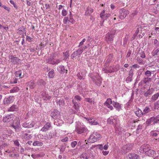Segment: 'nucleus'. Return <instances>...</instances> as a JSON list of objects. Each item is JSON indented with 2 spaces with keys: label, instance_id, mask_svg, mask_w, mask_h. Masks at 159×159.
I'll use <instances>...</instances> for the list:
<instances>
[{
  "label": "nucleus",
  "instance_id": "1a4fd4ad",
  "mask_svg": "<svg viewBox=\"0 0 159 159\" xmlns=\"http://www.w3.org/2000/svg\"><path fill=\"white\" fill-rule=\"evenodd\" d=\"M120 18L121 19H123L129 14V11L124 8H122L120 11Z\"/></svg>",
  "mask_w": 159,
  "mask_h": 159
},
{
  "label": "nucleus",
  "instance_id": "58836bf2",
  "mask_svg": "<svg viewBox=\"0 0 159 159\" xmlns=\"http://www.w3.org/2000/svg\"><path fill=\"white\" fill-rule=\"evenodd\" d=\"M151 79L149 78H145L143 80V83L145 84H147V83L151 82Z\"/></svg>",
  "mask_w": 159,
  "mask_h": 159
},
{
  "label": "nucleus",
  "instance_id": "6ab92c4d",
  "mask_svg": "<svg viewBox=\"0 0 159 159\" xmlns=\"http://www.w3.org/2000/svg\"><path fill=\"white\" fill-rule=\"evenodd\" d=\"M136 32L134 34V35L135 36H136L139 33H142V28L141 26L139 25L136 27Z\"/></svg>",
  "mask_w": 159,
  "mask_h": 159
},
{
  "label": "nucleus",
  "instance_id": "aec40b11",
  "mask_svg": "<svg viewBox=\"0 0 159 159\" xmlns=\"http://www.w3.org/2000/svg\"><path fill=\"white\" fill-rule=\"evenodd\" d=\"M57 70L61 73L66 72L67 73V70H65L64 66H60L57 67Z\"/></svg>",
  "mask_w": 159,
  "mask_h": 159
},
{
  "label": "nucleus",
  "instance_id": "c756f323",
  "mask_svg": "<svg viewBox=\"0 0 159 159\" xmlns=\"http://www.w3.org/2000/svg\"><path fill=\"white\" fill-rule=\"evenodd\" d=\"M55 75L54 71L53 69H51L48 73V76L49 78H53Z\"/></svg>",
  "mask_w": 159,
  "mask_h": 159
},
{
  "label": "nucleus",
  "instance_id": "7c9ffc66",
  "mask_svg": "<svg viewBox=\"0 0 159 159\" xmlns=\"http://www.w3.org/2000/svg\"><path fill=\"white\" fill-rule=\"evenodd\" d=\"M155 153V151H154L150 148L146 154L149 156H152L154 155Z\"/></svg>",
  "mask_w": 159,
  "mask_h": 159
},
{
  "label": "nucleus",
  "instance_id": "a211bd4d",
  "mask_svg": "<svg viewBox=\"0 0 159 159\" xmlns=\"http://www.w3.org/2000/svg\"><path fill=\"white\" fill-rule=\"evenodd\" d=\"M13 116L12 114L8 115L3 118V121L5 122H8L11 120Z\"/></svg>",
  "mask_w": 159,
  "mask_h": 159
},
{
  "label": "nucleus",
  "instance_id": "774afa93",
  "mask_svg": "<svg viewBox=\"0 0 159 159\" xmlns=\"http://www.w3.org/2000/svg\"><path fill=\"white\" fill-rule=\"evenodd\" d=\"M14 144L16 146H19L20 145V144H19V142L18 141H17V140H15L14 141Z\"/></svg>",
  "mask_w": 159,
  "mask_h": 159
},
{
  "label": "nucleus",
  "instance_id": "69168bd1",
  "mask_svg": "<svg viewBox=\"0 0 159 159\" xmlns=\"http://www.w3.org/2000/svg\"><path fill=\"white\" fill-rule=\"evenodd\" d=\"M67 14V12L66 10H63L62 12V15L63 16H65Z\"/></svg>",
  "mask_w": 159,
  "mask_h": 159
},
{
  "label": "nucleus",
  "instance_id": "39448f33",
  "mask_svg": "<svg viewBox=\"0 0 159 159\" xmlns=\"http://www.w3.org/2000/svg\"><path fill=\"white\" fill-rule=\"evenodd\" d=\"M159 121V115H158L156 117L152 116L147 120L146 123L147 125H150L153 122V124L154 125L155 124L158 123Z\"/></svg>",
  "mask_w": 159,
  "mask_h": 159
},
{
  "label": "nucleus",
  "instance_id": "a878e982",
  "mask_svg": "<svg viewBox=\"0 0 159 159\" xmlns=\"http://www.w3.org/2000/svg\"><path fill=\"white\" fill-rule=\"evenodd\" d=\"M93 11V9L91 7H88L85 12V15L86 16L90 15Z\"/></svg>",
  "mask_w": 159,
  "mask_h": 159
},
{
  "label": "nucleus",
  "instance_id": "6e6552de",
  "mask_svg": "<svg viewBox=\"0 0 159 159\" xmlns=\"http://www.w3.org/2000/svg\"><path fill=\"white\" fill-rule=\"evenodd\" d=\"M21 132L22 134L21 137L23 139L29 140L31 139L32 137V134H28V133H30V130H26L25 131H23Z\"/></svg>",
  "mask_w": 159,
  "mask_h": 159
},
{
  "label": "nucleus",
  "instance_id": "f3484780",
  "mask_svg": "<svg viewBox=\"0 0 159 159\" xmlns=\"http://www.w3.org/2000/svg\"><path fill=\"white\" fill-rule=\"evenodd\" d=\"M9 60L13 63L15 64L17 63L18 58L17 57H14L13 55H10L9 57Z\"/></svg>",
  "mask_w": 159,
  "mask_h": 159
},
{
  "label": "nucleus",
  "instance_id": "2eb2a0df",
  "mask_svg": "<svg viewBox=\"0 0 159 159\" xmlns=\"http://www.w3.org/2000/svg\"><path fill=\"white\" fill-rule=\"evenodd\" d=\"M153 91V89H149L147 91L144 93L143 94L144 96L146 98L148 97H150Z\"/></svg>",
  "mask_w": 159,
  "mask_h": 159
},
{
  "label": "nucleus",
  "instance_id": "20e7f679",
  "mask_svg": "<svg viewBox=\"0 0 159 159\" xmlns=\"http://www.w3.org/2000/svg\"><path fill=\"white\" fill-rule=\"evenodd\" d=\"M116 32V30H113L106 35L105 40L107 43H111L112 42Z\"/></svg>",
  "mask_w": 159,
  "mask_h": 159
},
{
  "label": "nucleus",
  "instance_id": "0eeeda50",
  "mask_svg": "<svg viewBox=\"0 0 159 159\" xmlns=\"http://www.w3.org/2000/svg\"><path fill=\"white\" fill-rule=\"evenodd\" d=\"M132 146L130 144H127L123 146L121 149V153L125 154L129 152L132 148Z\"/></svg>",
  "mask_w": 159,
  "mask_h": 159
},
{
  "label": "nucleus",
  "instance_id": "ea45409f",
  "mask_svg": "<svg viewBox=\"0 0 159 159\" xmlns=\"http://www.w3.org/2000/svg\"><path fill=\"white\" fill-rule=\"evenodd\" d=\"M85 100L86 101L89 102L90 104H92V102H93V104L94 103V101L92 98H86L85 99Z\"/></svg>",
  "mask_w": 159,
  "mask_h": 159
},
{
  "label": "nucleus",
  "instance_id": "864d4df0",
  "mask_svg": "<svg viewBox=\"0 0 159 159\" xmlns=\"http://www.w3.org/2000/svg\"><path fill=\"white\" fill-rule=\"evenodd\" d=\"M132 78V76L129 75V76L126 78V80L128 81V82H130L131 81Z\"/></svg>",
  "mask_w": 159,
  "mask_h": 159
},
{
  "label": "nucleus",
  "instance_id": "c03bdc74",
  "mask_svg": "<svg viewBox=\"0 0 159 159\" xmlns=\"http://www.w3.org/2000/svg\"><path fill=\"white\" fill-rule=\"evenodd\" d=\"M51 116L53 118H56L57 116V114L54 112L52 111L51 113Z\"/></svg>",
  "mask_w": 159,
  "mask_h": 159
},
{
  "label": "nucleus",
  "instance_id": "4468645a",
  "mask_svg": "<svg viewBox=\"0 0 159 159\" xmlns=\"http://www.w3.org/2000/svg\"><path fill=\"white\" fill-rule=\"evenodd\" d=\"M14 96H10L7 98H5L4 100V103L5 104H8L12 102L14 100Z\"/></svg>",
  "mask_w": 159,
  "mask_h": 159
},
{
  "label": "nucleus",
  "instance_id": "6e6d98bb",
  "mask_svg": "<svg viewBox=\"0 0 159 159\" xmlns=\"http://www.w3.org/2000/svg\"><path fill=\"white\" fill-rule=\"evenodd\" d=\"M26 39L29 42H30L32 41H33V38L29 36H26Z\"/></svg>",
  "mask_w": 159,
  "mask_h": 159
},
{
  "label": "nucleus",
  "instance_id": "de8ad7c7",
  "mask_svg": "<svg viewBox=\"0 0 159 159\" xmlns=\"http://www.w3.org/2000/svg\"><path fill=\"white\" fill-rule=\"evenodd\" d=\"M145 75L148 77L150 76L151 75V72L149 70H147L145 72Z\"/></svg>",
  "mask_w": 159,
  "mask_h": 159
},
{
  "label": "nucleus",
  "instance_id": "4be33fe9",
  "mask_svg": "<svg viewBox=\"0 0 159 159\" xmlns=\"http://www.w3.org/2000/svg\"><path fill=\"white\" fill-rule=\"evenodd\" d=\"M136 115L138 117H141L143 115V111L139 108H137L135 112Z\"/></svg>",
  "mask_w": 159,
  "mask_h": 159
},
{
  "label": "nucleus",
  "instance_id": "2f4dec72",
  "mask_svg": "<svg viewBox=\"0 0 159 159\" xmlns=\"http://www.w3.org/2000/svg\"><path fill=\"white\" fill-rule=\"evenodd\" d=\"M151 110L148 107H146L145 108L143 109V115H145V114L148 113L151 111Z\"/></svg>",
  "mask_w": 159,
  "mask_h": 159
},
{
  "label": "nucleus",
  "instance_id": "bb28decb",
  "mask_svg": "<svg viewBox=\"0 0 159 159\" xmlns=\"http://www.w3.org/2000/svg\"><path fill=\"white\" fill-rule=\"evenodd\" d=\"M112 105L117 110H119L121 108V106L118 102L113 101Z\"/></svg>",
  "mask_w": 159,
  "mask_h": 159
},
{
  "label": "nucleus",
  "instance_id": "bf43d9fd",
  "mask_svg": "<svg viewBox=\"0 0 159 159\" xmlns=\"http://www.w3.org/2000/svg\"><path fill=\"white\" fill-rule=\"evenodd\" d=\"M133 72L134 71L132 69H131V70H130L129 71V75L132 76Z\"/></svg>",
  "mask_w": 159,
  "mask_h": 159
},
{
  "label": "nucleus",
  "instance_id": "473e14b6",
  "mask_svg": "<svg viewBox=\"0 0 159 159\" xmlns=\"http://www.w3.org/2000/svg\"><path fill=\"white\" fill-rule=\"evenodd\" d=\"M113 57V55L112 54H110L107 57V60L106 61V62L107 63H110L112 60Z\"/></svg>",
  "mask_w": 159,
  "mask_h": 159
},
{
  "label": "nucleus",
  "instance_id": "a18cd8bd",
  "mask_svg": "<svg viewBox=\"0 0 159 159\" xmlns=\"http://www.w3.org/2000/svg\"><path fill=\"white\" fill-rule=\"evenodd\" d=\"M17 79L15 78H13L12 80H11L10 81V83L11 84H16L17 83Z\"/></svg>",
  "mask_w": 159,
  "mask_h": 159
},
{
  "label": "nucleus",
  "instance_id": "f704fd0d",
  "mask_svg": "<svg viewBox=\"0 0 159 159\" xmlns=\"http://www.w3.org/2000/svg\"><path fill=\"white\" fill-rule=\"evenodd\" d=\"M33 145L34 146H42L43 145V143L42 142L36 141L34 142Z\"/></svg>",
  "mask_w": 159,
  "mask_h": 159
},
{
  "label": "nucleus",
  "instance_id": "8fccbe9b",
  "mask_svg": "<svg viewBox=\"0 0 159 159\" xmlns=\"http://www.w3.org/2000/svg\"><path fill=\"white\" fill-rule=\"evenodd\" d=\"M84 75L82 74V73H78L77 75V76L81 80L83 79V77Z\"/></svg>",
  "mask_w": 159,
  "mask_h": 159
},
{
  "label": "nucleus",
  "instance_id": "a19ab883",
  "mask_svg": "<svg viewBox=\"0 0 159 159\" xmlns=\"http://www.w3.org/2000/svg\"><path fill=\"white\" fill-rule=\"evenodd\" d=\"M30 88L31 89H33L35 87L34 83L33 81H31L29 83Z\"/></svg>",
  "mask_w": 159,
  "mask_h": 159
},
{
  "label": "nucleus",
  "instance_id": "3c124183",
  "mask_svg": "<svg viewBox=\"0 0 159 159\" xmlns=\"http://www.w3.org/2000/svg\"><path fill=\"white\" fill-rule=\"evenodd\" d=\"M137 60L139 63H143V60L140 57H138L137 58Z\"/></svg>",
  "mask_w": 159,
  "mask_h": 159
},
{
  "label": "nucleus",
  "instance_id": "4d7b16f0",
  "mask_svg": "<svg viewBox=\"0 0 159 159\" xmlns=\"http://www.w3.org/2000/svg\"><path fill=\"white\" fill-rule=\"evenodd\" d=\"M78 54H77V53H76V52H74V53H73L71 55V57L73 59H74V58L76 57L77 55H78Z\"/></svg>",
  "mask_w": 159,
  "mask_h": 159
},
{
  "label": "nucleus",
  "instance_id": "338daca9",
  "mask_svg": "<svg viewBox=\"0 0 159 159\" xmlns=\"http://www.w3.org/2000/svg\"><path fill=\"white\" fill-rule=\"evenodd\" d=\"M142 127V125H141L139 124L138 126L136 129V131H138L139 129H141Z\"/></svg>",
  "mask_w": 159,
  "mask_h": 159
},
{
  "label": "nucleus",
  "instance_id": "5701e85b",
  "mask_svg": "<svg viewBox=\"0 0 159 159\" xmlns=\"http://www.w3.org/2000/svg\"><path fill=\"white\" fill-rule=\"evenodd\" d=\"M156 48H157V49L155 50H154L152 52V55L153 57L157 56L159 55V46L158 47V44H157Z\"/></svg>",
  "mask_w": 159,
  "mask_h": 159
},
{
  "label": "nucleus",
  "instance_id": "49530a36",
  "mask_svg": "<svg viewBox=\"0 0 159 159\" xmlns=\"http://www.w3.org/2000/svg\"><path fill=\"white\" fill-rule=\"evenodd\" d=\"M112 102L110 98H108L107 99V100L106 102V105L108 104H112Z\"/></svg>",
  "mask_w": 159,
  "mask_h": 159
},
{
  "label": "nucleus",
  "instance_id": "603ef678",
  "mask_svg": "<svg viewBox=\"0 0 159 159\" xmlns=\"http://www.w3.org/2000/svg\"><path fill=\"white\" fill-rule=\"evenodd\" d=\"M140 57L142 58H144L145 57V55L144 52H142L140 53Z\"/></svg>",
  "mask_w": 159,
  "mask_h": 159
},
{
  "label": "nucleus",
  "instance_id": "09e8293b",
  "mask_svg": "<svg viewBox=\"0 0 159 159\" xmlns=\"http://www.w3.org/2000/svg\"><path fill=\"white\" fill-rule=\"evenodd\" d=\"M77 144V142L76 141H73L71 143V146L72 147L74 148Z\"/></svg>",
  "mask_w": 159,
  "mask_h": 159
},
{
  "label": "nucleus",
  "instance_id": "393cba45",
  "mask_svg": "<svg viewBox=\"0 0 159 159\" xmlns=\"http://www.w3.org/2000/svg\"><path fill=\"white\" fill-rule=\"evenodd\" d=\"M159 97V93H156L153 95L151 99V101L152 102H155L158 98Z\"/></svg>",
  "mask_w": 159,
  "mask_h": 159
},
{
  "label": "nucleus",
  "instance_id": "c9c22d12",
  "mask_svg": "<svg viewBox=\"0 0 159 159\" xmlns=\"http://www.w3.org/2000/svg\"><path fill=\"white\" fill-rule=\"evenodd\" d=\"M17 108V106L16 105H13L8 109L9 111H16Z\"/></svg>",
  "mask_w": 159,
  "mask_h": 159
},
{
  "label": "nucleus",
  "instance_id": "e433bc0d",
  "mask_svg": "<svg viewBox=\"0 0 159 159\" xmlns=\"http://www.w3.org/2000/svg\"><path fill=\"white\" fill-rule=\"evenodd\" d=\"M57 104L59 105V106H61L64 105V101L63 100L59 99L58 101L57 100Z\"/></svg>",
  "mask_w": 159,
  "mask_h": 159
},
{
  "label": "nucleus",
  "instance_id": "72a5a7b5",
  "mask_svg": "<svg viewBox=\"0 0 159 159\" xmlns=\"http://www.w3.org/2000/svg\"><path fill=\"white\" fill-rule=\"evenodd\" d=\"M19 89L17 87H14L11 89L10 90V93H14L17 92L18 91Z\"/></svg>",
  "mask_w": 159,
  "mask_h": 159
},
{
  "label": "nucleus",
  "instance_id": "dca6fc26",
  "mask_svg": "<svg viewBox=\"0 0 159 159\" xmlns=\"http://www.w3.org/2000/svg\"><path fill=\"white\" fill-rule=\"evenodd\" d=\"M42 98L44 100H49L51 98V96L46 92H43L42 94Z\"/></svg>",
  "mask_w": 159,
  "mask_h": 159
},
{
  "label": "nucleus",
  "instance_id": "5fc2aeb1",
  "mask_svg": "<svg viewBox=\"0 0 159 159\" xmlns=\"http://www.w3.org/2000/svg\"><path fill=\"white\" fill-rule=\"evenodd\" d=\"M37 137L39 139H44V136L43 134H39L37 135Z\"/></svg>",
  "mask_w": 159,
  "mask_h": 159
},
{
  "label": "nucleus",
  "instance_id": "052dcab7",
  "mask_svg": "<svg viewBox=\"0 0 159 159\" xmlns=\"http://www.w3.org/2000/svg\"><path fill=\"white\" fill-rule=\"evenodd\" d=\"M68 21V18L67 17H65L64 19L63 20V22L65 24H66L67 23Z\"/></svg>",
  "mask_w": 159,
  "mask_h": 159
},
{
  "label": "nucleus",
  "instance_id": "37998d69",
  "mask_svg": "<svg viewBox=\"0 0 159 159\" xmlns=\"http://www.w3.org/2000/svg\"><path fill=\"white\" fill-rule=\"evenodd\" d=\"M103 70L106 73H111L114 72V70H109L108 68H107H107L103 69Z\"/></svg>",
  "mask_w": 159,
  "mask_h": 159
},
{
  "label": "nucleus",
  "instance_id": "423d86ee",
  "mask_svg": "<svg viewBox=\"0 0 159 159\" xmlns=\"http://www.w3.org/2000/svg\"><path fill=\"white\" fill-rule=\"evenodd\" d=\"M81 99V97L80 96L76 95L75 96L72 100L73 104V107L76 110H78L79 107V105L77 102L80 101Z\"/></svg>",
  "mask_w": 159,
  "mask_h": 159
},
{
  "label": "nucleus",
  "instance_id": "680f3d73",
  "mask_svg": "<svg viewBox=\"0 0 159 159\" xmlns=\"http://www.w3.org/2000/svg\"><path fill=\"white\" fill-rule=\"evenodd\" d=\"M96 82L97 85L100 86V84H101V80L99 79V80H98Z\"/></svg>",
  "mask_w": 159,
  "mask_h": 159
},
{
  "label": "nucleus",
  "instance_id": "0e129e2a",
  "mask_svg": "<svg viewBox=\"0 0 159 159\" xmlns=\"http://www.w3.org/2000/svg\"><path fill=\"white\" fill-rule=\"evenodd\" d=\"M105 12V11L104 10H103L101 12V13L100 14V17L101 18H103V16H104L103 15L104 14H104Z\"/></svg>",
  "mask_w": 159,
  "mask_h": 159
},
{
  "label": "nucleus",
  "instance_id": "13d9d810",
  "mask_svg": "<svg viewBox=\"0 0 159 159\" xmlns=\"http://www.w3.org/2000/svg\"><path fill=\"white\" fill-rule=\"evenodd\" d=\"M85 39H84L82 40L80 43L79 47H80V46H82L83 44L84 43L85 41Z\"/></svg>",
  "mask_w": 159,
  "mask_h": 159
},
{
  "label": "nucleus",
  "instance_id": "9b49d317",
  "mask_svg": "<svg viewBox=\"0 0 159 159\" xmlns=\"http://www.w3.org/2000/svg\"><path fill=\"white\" fill-rule=\"evenodd\" d=\"M150 148V145L149 144L143 145L141 146L140 150L141 152H145L146 153L148 152Z\"/></svg>",
  "mask_w": 159,
  "mask_h": 159
},
{
  "label": "nucleus",
  "instance_id": "f03ea898",
  "mask_svg": "<svg viewBox=\"0 0 159 159\" xmlns=\"http://www.w3.org/2000/svg\"><path fill=\"white\" fill-rule=\"evenodd\" d=\"M20 121V120L19 117H16L11 126L15 129L16 131H18L21 129Z\"/></svg>",
  "mask_w": 159,
  "mask_h": 159
},
{
  "label": "nucleus",
  "instance_id": "f257e3e1",
  "mask_svg": "<svg viewBox=\"0 0 159 159\" xmlns=\"http://www.w3.org/2000/svg\"><path fill=\"white\" fill-rule=\"evenodd\" d=\"M101 135L97 132H94L90 135L88 142L89 143H93L99 140L101 138Z\"/></svg>",
  "mask_w": 159,
  "mask_h": 159
},
{
  "label": "nucleus",
  "instance_id": "4c0bfd02",
  "mask_svg": "<svg viewBox=\"0 0 159 159\" xmlns=\"http://www.w3.org/2000/svg\"><path fill=\"white\" fill-rule=\"evenodd\" d=\"M83 50H84L82 47H80V48L76 51V53L78 55H80L82 53Z\"/></svg>",
  "mask_w": 159,
  "mask_h": 159
},
{
  "label": "nucleus",
  "instance_id": "9d476101",
  "mask_svg": "<svg viewBox=\"0 0 159 159\" xmlns=\"http://www.w3.org/2000/svg\"><path fill=\"white\" fill-rule=\"evenodd\" d=\"M34 125L35 123L34 122L32 121L30 122L27 121L22 124V126L25 128L29 129L33 128Z\"/></svg>",
  "mask_w": 159,
  "mask_h": 159
},
{
  "label": "nucleus",
  "instance_id": "f8f14e48",
  "mask_svg": "<svg viewBox=\"0 0 159 159\" xmlns=\"http://www.w3.org/2000/svg\"><path fill=\"white\" fill-rule=\"evenodd\" d=\"M75 131L77 133L81 134L87 131V129L83 127H77L76 128Z\"/></svg>",
  "mask_w": 159,
  "mask_h": 159
},
{
  "label": "nucleus",
  "instance_id": "cd10ccee",
  "mask_svg": "<svg viewBox=\"0 0 159 159\" xmlns=\"http://www.w3.org/2000/svg\"><path fill=\"white\" fill-rule=\"evenodd\" d=\"M88 121L89 123L92 125H96L98 124L97 122H96L93 118L89 119Z\"/></svg>",
  "mask_w": 159,
  "mask_h": 159
},
{
  "label": "nucleus",
  "instance_id": "79ce46f5",
  "mask_svg": "<svg viewBox=\"0 0 159 159\" xmlns=\"http://www.w3.org/2000/svg\"><path fill=\"white\" fill-rule=\"evenodd\" d=\"M154 107L155 109L159 110V103L158 102L154 103Z\"/></svg>",
  "mask_w": 159,
  "mask_h": 159
},
{
  "label": "nucleus",
  "instance_id": "b1692460",
  "mask_svg": "<svg viewBox=\"0 0 159 159\" xmlns=\"http://www.w3.org/2000/svg\"><path fill=\"white\" fill-rule=\"evenodd\" d=\"M129 157L131 159H138L139 157V155L134 153L129 154Z\"/></svg>",
  "mask_w": 159,
  "mask_h": 159
},
{
  "label": "nucleus",
  "instance_id": "412c9836",
  "mask_svg": "<svg viewBox=\"0 0 159 159\" xmlns=\"http://www.w3.org/2000/svg\"><path fill=\"white\" fill-rule=\"evenodd\" d=\"M15 74L16 77H19L20 79L24 77V75H22V71L21 70L16 71Z\"/></svg>",
  "mask_w": 159,
  "mask_h": 159
},
{
  "label": "nucleus",
  "instance_id": "ddd939ff",
  "mask_svg": "<svg viewBox=\"0 0 159 159\" xmlns=\"http://www.w3.org/2000/svg\"><path fill=\"white\" fill-rule=\"evenodd\" d=\"M51 125L49 122H47L41 129L43 132H46L49 130L51 127Z\"/></svg>",
  "mask_w": 159,
  "mask_h": 159
},
{
  "label": "nucleus",
  "instance_id": "e2e57ef3",
  "mask_svg": "<svg viewBox=\"0 0 159 159\" xmlns=\"http://www.w3.org/2000/svg\"><path fill=\"white\" fill-rule=\"evenodd\" d=\"M110 15V14H104L103 16H104L103 18H101L103 19H106L107 17H109Z\"/></svg>",
  "mask_w": 159,
  "mask_h": 159
},
{
  "label": "nucleus",
  "instance_id": "7ed1b4c3",
  "mask_svg": "<svg viewBox=\"0 0 159 159\" xmlns=\"http://www.w3.org/2000/svg\"><path fill=\"white\" fill-rule=\"evenodd\" d=\"M56 55L52 54L46 60L47 62L52 65L57 64L60 62L58 59L56 58Z\"/></svg>",
  "mask_w": 159,
  "mask_h": 159
},
{
  "label": "nucleus",
  "instance_id": "c85d7f7f",
  "mask_svg": "<svg viewBox=\"0 0 159 159\" xmlns=\"http://www.w3.org/2000/svg\"><path fill=\"white\" fill-rule=\"evenodd\" d=\"M69 51L68 50L63 53L64 57V58H63L64 60H67L68 59L69 57Z\"/></svg>",
  "mask_w": 159,
  "mask_h": 159
}]
</instances>
